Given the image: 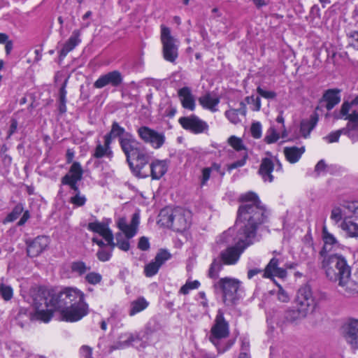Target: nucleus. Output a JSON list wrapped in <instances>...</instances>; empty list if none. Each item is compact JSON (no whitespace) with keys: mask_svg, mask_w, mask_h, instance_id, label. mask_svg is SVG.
Instances as JSON below:
<instances>
[{"mask_svg":"<svg viewBox=\"0 0 358 358\" xmlns=\"http://www.w3.org/2000/svg\"><path fill=\"white\" fill-rule=\"evenodd\" d=\"M241 203L237 211V218L233 228H229L220 236L219 243L233 244L220 254L221 261L226 265H235L241 255L252 245L259 227L268 220L269 212L258 195L248 192L240 195Z\"/></svg>","mask_w":358,"mask_h":358,"instance_id":"nucleus-1","label":"nucleus"},{"mask_svg":"<svg viewBox=\"0 0 358 358\" xmlns=\"http://www.w3.org/2000/svg\"><path fill=\"white\" fill-rule=\"evenodd\" d=\"M85 301L84 293L76 287H65L59 292L38 289L32 294L31 305L35 311L33 317L48 322L54 310Z\"/></svg>","mask_w":358,"mask_h":358,"instance_id":"nucleus-2","label":"nucleus"},{"mask_svg":"<svg viewBox=\"0 0 358 358\" xmlns=\"http://www.w3.org/2000/svg\"><path fill=\"white\" fill-rule=\"evenodd\" d=\"M229 334V324L224 317L223 310L219 309L208 335L209 341L218 354L224 353L235 343V339L230 338Z\"/></svg>","mask_w":358,"mask_h":358,"instance_id":"nucleus-3","label":"nucleus"},{"mask_svg":"<svg viewBox=\"0 0 358 358\" xmlns=\"http://www.w3.org/2000/svg\"><path fill=\"white\" fill-rule=\"evenodd\" d=\"M323 257L322 268L330 280L336 282L345 277L350 276V267L343 256L331 255Z\"/></svg>","mask_w":358,"mask_h":358,"instance_id":"nucleus-4","label":"nucleus"},{"mask_svg":"<svg viewBox=\"0 0 358 358\" xmlns=\"http://www.w3.org/2000/svg\"><path fill=\"white\" fill-rule=\"evenodd\" d=\"M216 292L222 294L223 301L227 305L234 304L241 297V282L232 278H222L213 282Z\"/></svg>","mask_w":358,"mask_h":358,"instance_id":"nucleus-5","label":"nucleus"},{"mask_svg":"<svg viewBox=\"0 0 358 358\" xmlns=\"http://www.w3.org/2000/svg\"><path fill=\"white\" fill-rule=\"evenodd\" d=\"M162 221L167 225L169 224L177 231H183L187 229L192 224V212L182 208H174L167 217L165 211L161 213Z\"/></svg>","mask_w":358,"mask_h":358,"instance_id":"nucleus-6","label":"nucleus"},{"mask_svg":"<svg viewBox=\"0 0 358 358\" xmlns=\"http://www.w3.org/2000/svg\"><path fill=\"white\" fill-rule=\"evenodd\" d=\"M306 317L303 310L296 308H289L283 313L275 310L267 313V321L275 322L280 327H286L288 324H296Z\"/></svg>","mask_w":358,"mask_h":358,"instance_id":"nucleus-7","label":"nucleus"},{"mask_svg":"<svg viewBox=\"0 0 358 358\" xmlns=\"http://www.w3.org/2000/svg\"><path fill=\"white\" fill-rule=\"evenodd\" d=\"M161 42L164 59L174 63L178 57L180 42L171 35V29L164 25L161 26Z\"/></svg>","mask_w":358,"mask_h":358,"instance_id":"nucleus-8","label":"nucleus"},{"mask_svg":"<svg viewBox=\"0 0 358 358\" xmlns=\"http://www.w3.org/2000/svg\"><path fill=\"white\" fill-rule=\"evenodd\" d=\"M138 138L155 150L161 148L166 142L164 132L158 131L148 126H141L136 129Z\"/></svg>","mask_w":358,"mask_h":358,"instance_id":"nucleus-9","label":"nucleus"},{"mask_svg":"<svg viewBox=\"0 0 358 358\" xmlns=\"http://www.w3.org/2000/svg\"><path fill=\"white\" fill-rule=\"evenodd\" d=\"M88 305L87 303H80L76 305L57 309L54 312L59 313V320L67 322H75L80 320L88 314Z\"/></svg>","mask_w":358,"mask_h":358,"instance_id":"nucleus-10","label":"nucleus"},{"mask_svg":"<svg viewBox=\"0 0 358 358\" xmlns=\"http://www.w3.org/2000/svg\"><path fill=\"white\" fill-rule=\"evenodd\" d=\"M152 152L148 151L143 145L132 157V166H129L132 172L138 176L145 178L148 174H143V168L152 161Z\"/></svg>","mask_w":358,"mask_h":358,"instance_id":"nucleus-11","label":"nucleus"},{"mask_svg":"<svg viewBox=\"0 0 358 358\" xmlns=\"http://www.w3.org/2000/svg\"><path fill=\"white\" fill-rule=\"evenodd\" d=\"M122 152L126 157L127 162L129 166H132V157L143 146L132 134H126L125 138L120 139L119 143Z\"/></svg>","mask_w":358,"mask_h":358,"instance_id":"nucleus-12","label":"nucleus"},{"mask_svg":"<svg viewBox=\"0 0 358 358\" xmlns=\"http://www.w3.org/2000/svg\"><path fill=\"white\" fill-rule=\"evenodd\" d=\"M295 303L296 308L303 310L306 316L310 308H315L316 302L308 286L302 287L298 290Z\"/></svg>","mask_w":358,"mask_h":358,"instance_id":"nucleus-13","label":"nucleus"},{"mask_svg":"<svg viewBox=\"0 0 358 358\" xmlns=\"http://www.w3.org/2000/svg\"><path fill=\"white\" fill-rule=\"evenodd\" d=\"M171 258V254L166 249H160L155 259L144 266V275L148 278L155 275L166 262Z\"/></svg>","mask_w":358,"mask_h":358,"instance_id":"nucleus-14","label":"nucleus"},{"mask_svg":"<svg viewBox=\"0 0 358 358\" xmlns=\"http://www.w3.org/2000/svg\"><path fill=\"white\" fill-rule=\"evenodd\" d=\"M341 334L353 349H358V320L350 319L341 328Z\"/></svg>","mask_w":358,"mask_h":358,"instance_id":"nucleus-15","label":"nucleus"},{"mask_svg":"<svg viewBox=\"0 0 358 358\" xmlns=\"http://www.w3.org/2000/svg\"><path fill=\"white\" fill-rule=\"evenodd\" d=\"M275 162L276 168L275 169V164L272 159L267 157L262 159L258 173L264 182H272L275 178L273 172L274 171L276 172H281L282 171L280 162L277 159H275Z\"/></svg>","mask_w":358,"mask_h":358,"instance_id":"nucleus-16","label":"nucleus"},{"mask_svg":"<svg viewBox=\"0 0 358 358\" xmlns=\"http://www.w3.org/2000/svg\"><path fill=\"white\" fill-rule=\"evenodd\" d=\"M178 122L184 129L189 130L194 134L202 133L208 128L206 122L194 115L182 117L179 119Z\"/></svg>","mask_w":358,"mask_h":358,"instance_id":"nucleus-17","label":"nucleus"},{"mask_svg":"<svg viewBox=\"0 0 358 358\" xmlns=\"http://www.w3.org/2000/svg\"><path fill=\"white\" fill-rule=\"evenodd\" d=\"M83 173L80 163L73 162L69 172L62 178V185H67L69 187L78 186V183L83 179Z\"/></svg>","mask_w":358,"mask_h":358,"instance_id":"nucleus-18","label":"nucleus"},{"mask_svg":"<svg viewBox=\"0 0 358 358\" xmlns=\"http://www.w3.org/2000/svg\"><path fill=\"white\" fill-rule=\"evenodd\" d=\"M123 82V76L122 73L117 70L110 71L106 74L101 75L94 82V87L97 89H101L106 85H110L117 87Z\"/></svg>","mask_w":358,"mask_h":358,"instance_id":"nucleus-19","label":"nucleus"},{"mask_svg":"<svg viewBox=\"0 0 358 358\" xmlns=\"http://www.w3.org/2000/svg\"><path fill=\"white\" fill-rule=\"evenodd\" d=\"M90 25V22L83 23L81 24L80 29H75L73 31L71 36L65 42L59 51V57L61 58L65 57L69 52L72 51L81 43L80 36L82 34V29L88 27Z\"/></svg>","mask_w":358,"mask_h":358,"instance_id":"nucleus-20","label":"nucleus"},{"mask_svg":"<svg viewBox=\"0 0 358 358\" xmlns=\"http://www.w3.org/2000/svg\"><path fill=\"white\" fill-rule=\"evenodd\" d=\"M90 25V22L83 23L81 24L80 29H75L73 31L71 36L65 42L59 51V57L61 58L65 57L69 52L72 51L81 43L80 36L82 34V29L88 27Z\"/></svg>","mask_w":358,"mask_h":358,"instance_id":"nucleus-21","label":"nucleus"},{"mask_svg":"<svg viewBox=\"0 0 358 358\" xmlns=\"http://www.w3.org/2000/svg\"><path fill=\"white\" fill-rule=\"evenodd\" d=\"M228 143L236 151L241 152V159L229 165L230 169H236L244 166L248 157V150L241 138L231 136L228 139Z\"/></svg>","mask_w":358,"mask_h":358,"instance_id":"nucleus-22","label":"nucleus"},{"mask_svg":"<svg viewBox=\"0 0 358 358\" xmlns=\"http://www.w3.org/2000/svg\"><path fill=\"white\" fill-rule=\"evenodd\" d=\"M139 222V215L134 213L130 223L127 222L126 218L121 217L118 220L117 224L120 230L124 234L126 238L130 239L136 234Z\"/></svg>","mask_w":358,"mask_h":358,"instance_id":"nucleus-23","label":"nucleus"},{"mask_svg":"<svg viewBox=\"0 0 358 358\" xmlns=\"http://www.w3.org/2000/svg\"><path fill=\"white\" fill-rule=\"evenodd\" d=\"M118 348L134 346L137 348L145 347V343L139 334L125 333L119 336L117 341Z\"/></svg>","mask_w":358,"mask_h":358,"instance_id":"nucleus-24","label":"nucleus"},{"mask_svg":"<svg viewBox=\"0 0 358 358\" xmlns=\"http://www.w3.org/2000/svg\"><path fill=\"white\" fill-rule=\"evenodd\" d=\"M49 244V238L45 236H38L27 245L28 256L35 257L39 255Z\"/></svg>","mask_w":358,"mask_h":358,"instance_id":"nucleus-25","label":"nucleus"},{"mask_svg":"<svg viewBox=\"0 0 358 358\" xmlns=\"http://www.w3.org/2000/svg\"><path fill=\"white\" fill-rule=\"evenodd\" d=\"M338 285L341 288L340 292L348 297L358 295V278L345 277L338 281Z\"/></svg>","mask_w":358,"mask_h":358,"instance_id":"nucleus-26","label":"nucleus"},{"mask_svg":"<svg viewBox=\"0 0 358 358\" xmlns=\"http://www.w3.org/2000/svg\"><path fill=\"white\" fill-rule=\"evenodd\" d=\"M279 260L275 257H273L264 270L263 278L272 279L273 277L285 278L287 276V271L285 268L278 266Z\"/></svg>","mask_w":358,"mask_h":358,"instance_id":"nucleus-27","label":"nucleus"},{"mask_svg":"<svg viewBox=\"0 0 358 358\" xmlns=\"http://www.w3.org/2000/svg\"><path fill=\"white\" fill-rule=\"evenodd\" d=\"M87 229L99 234L104 238L108 244L115 245L113 234L109 229L108 224L100 222H90L87 225Z\"/></svg>","mask_w":358,"mask_h":358,"instance_id":"nucleus-28","label":"nucleus"},{"mask_svg":"<svg viewBox=\"0 0 358 358\" xmlns=\"http://www.w3.org/2000/svg\"><path fill=\"white\" fill-rule=\"evenodd\" d=\"M178 96L184 108L190 111L194 110L196 100L190 87H183L180 88L178 90Z\"/></svg>","mask_w":358,"mask_h":358,"instance_id":"nucleus-29","label":"nucleus"},{"mask_svg":"<svg viewBox=\"0 0 358 358\" xmlns=\"http://www.w3.org/2000/svg\"><path fill=\"white\" fill-rule=\"evenodd\" d=\"M167 160L155 159L150 163V176L152 180H159L162 178L168 170Z\"/></svg>","mask_w":358,"mask_h":358,"instance_id":"nucleus-30","label":"nucleus"},{"mask_svg":"<svg viewBox=\"0 0 358 358\" xmlns=\"http://www.w3.org/2000/svg\"><path fill=\"white\" fill-rule=\"evenodd\" d=\"M349 122L344 127L345 135H346L352 143L358 141V112L354 111L348 117Z\"/></svg>","mask_w":358,"mask_h":358,"instance_id":"nucleus-31","label":"nucleus"},{"mask_svg":"<svg viewBox=\"0 0 358 358\" xmlns=\"http://www.w3.org/2000/svg\"><path fill=\"white\" fill-rule=\"evenodd\" d=\"M111 143L112 142L108 138H103V144L98 141L92 156L96 159L106 157L111 159L113 157V152L110 147Z\"/></svg>","mask_w":358,"mask_h":358,"instance_id":"nucleus-32","label":"nucleus"},{"mask_svg":"<svg viewBox=\"0 0 358 358\" xmlns=\"http://www.w3.org/2000/svg\"><path fill=\"white\" fill-rule=\"evenodd\" d=\"M339 93L340 90L336 89H330L327 90L320 102L321 106H323L325 104V107L327 110H331L340 102L341 98Z\"/></svg>","mask_w":358,"mask_h":358,"instance_id":"nucleus-33","label":"nucleus"},{"mask_svg":"<svg viewBox=\"0 0 358 358\" xmlns=\"http://www.w3.org/2000/svg\"><path fill=\"white\" fill-rule=\"evenodd\" d=\"M71 196L69 202L75 208L83 207L87 202L86 196L80 192L78 186L69 187Z\"/></svg>","mask_w":358,"mask_h":358,"instance_id":"nucleus-34","label":"nucleus"},{"mask_svg":"<svg viewBox=\"0 0 358 358\" xmlns=\"http://www.w3.org/2000/svg\"><path fill=\"white\" fill-rule=\"evenodd\" d=\"M199 102L203 108L212 112H216L217 110V106L220 103V99L216 95L207 93L199 97Z\"/></svg>","mask_w":358,"mask_h":358,"instance_id":"nucleus-35","label":"nucleus"},{"mask_svg":"<svg viewBox=\"0 0 358 358\" xmlns=\"http://www.w3.org/2000/svg\"><path fill=\"white\" fill-rule=\"evenodd\" d=\"M322 238L324 245L320 251V255L326 256L327 252L329 251L332 247H338L339 243L336 237L330 234L325 227H324L322 230Z\"/></svg>","mask_w":358,"mask_h":358,"instance_id":"nucleus-36","label":"nucleus"},{"mask_svg":"<svg viewBox=\"0 0 358 358\" xmlns=\"http://www.w3.org/2000/svg\"><path fill=\"white\" fill-rule=\"evenodd\" d=\"M127 134L131 133L126 131L125 129L123 127L120 126L117 122L113 121L111 124L110 131L103 136V138H108L111 142H113V140L114 138H117L118 142L120 143V139L122 138H125L126 134Z\"/></svg>","mask_w":358,"mask_h":358,"instance_id":"nucleus-37","label":"nucleus"},{"mask_svg":"<svg viewBox=\"0 0 358 358\" xmlns=\"http://www.w3.org/2000/svg\"><path fill=\"white\" fill-rule=\"evenodd\" d=\"M341 228L348 238H358V223L350 220L344 219L341 224Z\"/></svg>","mask_w":358,"mask_h":358,"instance_id":"nucleus-38","label":"nucleus"},{"mask_svg":"<svg viewBox=\"0 0 358 358\" xmlns=\"http://www.w3.org/2000/svg\"><path fill=\"white\" fill-rule=\"evenodd\" d=\"M304 152L305 148L303 146L300 148L296 146L286 147L284 149V153L287 160L292 164L297 162Z\"/></svg>","mask_w":358,"mask_h":358,"instance_id":"nucleus-39","label":"nucleus"},{"mask_svg":"<svg viewBox=\"0 0 358 358\" xmlns=\"http://www.w3.org/2000/svg\"><path fill=\"white\" fill-rule=\"evenodd\" d=\"M240 105L241 108L238 109H230L225 112V115L227 119L235 124L241 122L239 115L243 116H245L246 115L245 105L243 102H241Z\"/></svg>","mask_w":358,"mask_h":358,"instance_id":"nucleus-40","label":"nucleus"},{"mask_svg":"<svg viewBox=\"0 0 358 358\" xmlns=\"http://www.w3.org/2000/svg\"><path fill=\"white\" fill-rule=\"evenodd\" d=\"M149 305L148 301L144 297H139L131 302L129 315L134 316L145 310Z\"/></svg>","mask_w":358,"mask_h":358,"instance_id":"nucleus-41","label":"nucleus"},{"mask_svg":"<svg viewBox=\"0 0 358 358\" xmlns=\"http://www.w3.org/2000/svg\"><path fill=\"white\" fill-rule=\"evenodd\" d=\"M317 119L311 117L310 120H303L301 123L300 131L304 138H307L317 124Z\"/></svg>","mask_w":358,"mask_h":358,"instance_id":"nucleus-42","label":"nucleus"},{"mask_svg":"<svg viewBox=\"0 0 358 358\" xmlns=\"http://www.w3.org/2000/svg\"><path fill=\"white\" fill-rule=\"evenodd\" d=\"M91 269L90 266H87L85 262L83 261H74L71 264V270L72 273H76L78 276L86 275L87 272Z\"/></svg>","mask_w":358,"mask_h":358,"instance_id":"nucleus-43","label":"nucleus"},{"mask_svg":"<svg viewBox=\"0 0 358 358\" xmlns=\"http://www.w3.org/2000/svg\"><path fill=\"white\" fill-rule=\"evenodd\" d=\"M223 264L221 259H213L208 269V276L212 279H217L223 268Z\"/></svg>","mask_w":358,"mask_h":358,"instance_id":"nucleus-44","label":"nucleus"},{"mask_svg":"<svg viewBox=\"0 0 358 358\" xmlns=\"http://www.w3.org/2000/svg\"><path fill=\"white\" fill-rule=\"evenodd\" d=\"M108 247L99 248V250L96 252V257L101 262H108L112 257L113 250L115 248V245L113 244H108Z\"/></svg>","mask_w":358,"mask_h":358,"instance_id":"nucleus-45","label":"nucleus"},{"mask_svg":"<svg viewBox=\"0 0 358 358\" xmlns=\"http://www.w3.org/2000/svg\"><path fill=\"white\" fill-rule=\"evenodd\" d=\"M280 133L277 131V129L274 127H271L266 131L264 141L267 143H273L276 142L279 138Z\"/></svg>","mask_w":358,"mask_h":358,"instance_id":"nucleus-46","label":"nucleus"},{"mask_svg":"<svg viewBox=\"0 0 358 358\" xmlns=\"http://www.w3.org/2000/svg\"><path fill=\"white\" fill-rule=\"evenodd\" d=\"M0 295L4 301H10L13 296V289L3 282L0 284Z\"/></svg>","mask_w":358,"mask_h":358,"instance_id":"nucleus-47","label":"nucleus"},{"mask_svg":"<svg viewBox=\"0 0 358 358\" xmlns=\"http://www.w3.org/2000/svg\"><path fill=\"white\" fill-rule=\"evenodd\" d=\"M24 207L22 203L17 204L13 210L6 217V222H13L17 220L19 216L23 213Z\"/></svg>","mask_w":358,"mask_h":358,"instance_id":"nucleus-48","label":"nucleus"},{"mask_svg":"<svg viewBox=\"0 0 358 358\" xmlns=\"http://www.w3.org/2000/svg\"><path fill=\"white\" fill-rule=\"evenodd\" d=\"M199 286L200 282L198 280H187L186 283L180 287L179 292L182 294L186 295L189 294L191 290L199 288Z\"/></svg>","mask_w":358,"mask_h":358,"instance_id":"nucleus-49","label":"nucleus"},{"mask_svg":"<svg viewBox=\"0 0 358 358\" xmlns=\"http://www.w3.org/2000/svg\"><path fill=\"white\" fill-rule=\"evenodd\" d=\"M85 281L93 285L99 284L102 280V275L97 272H89L85 276Z\"/></svg>","mask_w":358,"mask_h":358,"instance_id":"nucleus-50","label":"nucleus"},{"mask_svg":"<svg viewBox=\"0 0 358 358\" xmlns=\"http://www.w3.org/2000/svg\"><path fill=\"white\" fill-rule=\"evenodd\" d=\"M129 240V239L127 238H123L121 234H117L115 247L117 246L121 250L127 252L130 248V243Z\"/></svg>","mask_w":358,"mask_h":358,"instance_id":"nucleus-51","label":"nucleus"},{"mask_svg":"<svg viewBox=\"0 0 358 358\" xmlns=\"http://www.w3.org/2000/svg\"><path fill=\"white\" fill-rule=\"evenodd\" d=\"M341 134L345 135L344 127L341 129L331 132L329 135L325 136L324 139H325V141L329 143H336L338 141Z\"/></svg>","mask_w":358,"mask_h":358,"instance_id":"nucleus-52","label":"nucleus"},{"mask_svg":"<svg viewBox=\"0 0 358 358\" xmlns=\"http://www.w3.org/2000/svg\"><path fill=\"white\" fill-rule=\"evenodd\" d=\"M331 167L327 166L324 159L320 160L315 166V171L318 176L330 171Z\"/></svg>","mask_w":358,"mask_h":358,"instance_id":"nucleus-53","label":"nucleus"},{"mask_svg":"<svg viewBox=\"0 0 358 358\" xmlns=\"http://www.w3.org/2000/svg\"><path fill=\"white\" fill-rule=\"evenodd\" d=\"M278 287L276 293L278 300L282 303H288L290 301L289 295L280 285H278Z\"/></svg>","mask_w":358,"mask_h":358,"instance_id":"nucleus-54","label":"nucleus"},{"mask_svg":"<svg viewBox=\"0 0 358 358\" xmlns=\"http://www.w3.org/2000/svg\"><path fill=\"white\" fill-rule=\"evenodd\" d=\"M250 133L253 138H259L262 136V124L257 122L252 124L250 127Z\"/></svg>","mask_w":358,"mask_h":358,"instance_id":"nucleus-55","label":"nucleus"},{"mask_svg":"<svg viewBox=\"0 0 358 358\" xmlns=\"http://www.w3.org/2000/svg\"><path fill=\"white\" fill-rule=\"evenodd\" d=\"M350 108H351L350 103H347V102L343 103L341 106V108L339 118L349 121L348 117L351 115V113L348 114V113L350 110Z\"/></svg>","mask_w":358,"mask_h":358,"instance_id":"nucleus-56","label":"nucleus"},{"mask_svg":"<svg viewBox=\"0 0 358 358\" xmlns=\"http://www.w3.org/2000/svg\"><path fill=\"white\" fill-rule=\"evenodd\" d=\"M343 207L348 210V213H358V201H345L343 204Z\"/></svg>","mask_w":358,"mask_h":358,"instance_id":"nucleus-57","label":"nucleus"},{"mask_svg":"<svg viewBox=\"0 0 358 358\" xmlns=\"http://www.w3.org/2000/svg\"><path fill=\"white\" fill-rule=\"evenodd\" d=\"M257 93L262 97L267 99H273L276 97V93L273 91H267L261 87L257 88Z\"/></svg>","mask_w":358,"mask_h":358,"instance_id":"nucleus-58","label":"nucleus"},{"mask_svg":"<svg viewBox=\"0 0 358 358\" xmlns=\"http://www.w3.org/2000/svg\"><path fill=\"white\" fill-rule=\"evenodd\" d=\"M79 353L81 358H92V348L89 345H83L80 348Z\"/></svg>","mask_w":358,"mask_h":358,"instance_id":"nucleus-59","label":"nucleus"},{"mask_svg":"<svg viewBox=\"0 0 358 358\" xmlns=\"http://www.w3.org/2000/svg\"><path fill=\"white\" fill-rule=\"evenodd\" d=\"M246 101L249 104L252 103L254 108H252L255 111H258L261 108V99L259 97H255L254 96H248Z\"/></svg>","mask_w":358,"mask_h":358,"instance_id":"nucleus-60","label":"nucleus"},{"mask_svg":"<svg viewBox=\"0 0 358 358\" xmlns=\"http://www.w3.org/2000/svg\"><path fill=\"white\" fill-rule=\"evenodd\" d=\"M150 248V244L148 238L145 236L141 237L138 243V248L142 251H147Z\"/></svg>","mask_w":358,"mask_h":358,"instance_id":"nucleus-61","label":"nucleus"},{"mask_svg":"<svg viewBox=\"0 0 358 358\" xmlns=\"http://www.w3.org/2000/svg\"><path fill=\"white\" fill-rule=\"evenodd\" d=\"M331 219L338 222L342 220V210L338 207H335L332 209L331 213Z\"/></svg>","mask_w":358,"mask_h":358,"instance_id":"nucleus-62","label":"nucleus"},{"mask_svg":"<svg viewBox=\"0 0 358 358\" xmlns=\"http://www.w3.org/2000/svg\"><path fill=\"white\" fill-rule=\"evenodd\" d=\"M210 169L208 167L204 168L202 170V176L201 179V185H205L209 180L211 174Z\"/></svg>","mask_w":358,"mask_h":358,"instance_id":"nucleus-63","label":"nucleus"},{"mask_svg":"<svg viewBox=\"0 0 358 358\" xmlns=\"http://www.w3.org/2000/svg\"><path fill=\"white\" fill-rule=\"evenodd\" d=\"M350 38L351 39L350 45L356 50H358V31H353L350 32Z\"/></svg>","mask_w":358,"mask_h":358,"instance_id":"nucleus-64","label":"nucleus"}]
</instances>
